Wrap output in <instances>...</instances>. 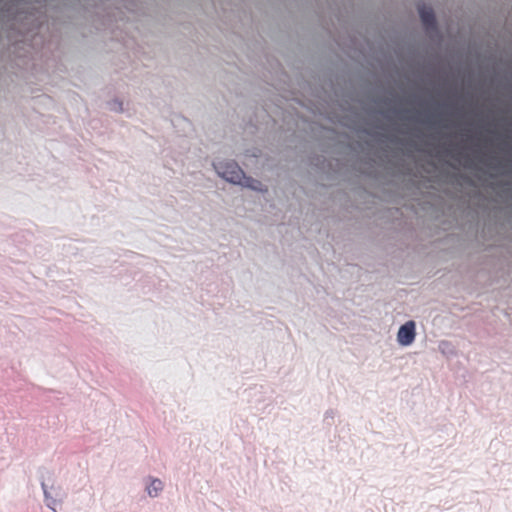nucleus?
<instances>
[{"instance_id":"f257e3e1","label":"nucleus","mask_w":512,"mask_h":512,"mask_svg":"<svg viewBox=\"0 0 512 512\" xmlns=\"http://www.w3.org/2000/svg\"><path fill=\"white\" fill-rule=\"evenodd\" d=\"M212 166L215 173L230 184L252 190H261V184L247 177L241 167L233 160L218 157L213 161Z\"/></svg>"},{"instance_id":"f03ea898","label":"nucleus","mask_w":512,"mask_h":512,"mask_svg":"<svg viewBox=\"0 0 512 512\" xmlns=\"http://www.w3.org/2000/svg\"><path fill=\"white\" fill-rule=\"evenodd\" d=\"M45 505L53 512H57L60 507L64 492L54 473L42 472L39 478Z\"/></svg>"},{"instance_id":"7ed1b4c3","label":"nucleus","mask_w":512,"mask_h":512,"mask_svg":"<svg viewBox=\"0 0 512 512\" xmlns=\"http://www.w3.org/2000/svg\"><path fill=\"white\" fill-rule=\"evenodd\" d=\"M417 338V324L414 320L401 323L395 334V341L399 348L406 349L414 345Z\"/></svg>"},{"instance_id":"20e7f679","label":"nucleus","mask_w":512,"mask_h":512,"mask_svg":"<svg viewBox=\"0 0 512 512\" xmlns=\"http://www.w3.org/2000/svg\"><path fill=\"white\" fill-rule=\"evenodd\" d=\"M164 489L163 482L158 478H151L146 484V494L149 498H158Z\"/></svg>"},{"instance_id":"39448f33","label":"nucleus","mask_w":512,"mask_h":512,"mask_svg":"<svg viewBox=\"0 0 512 512\" xmlns=\"http://www.w3.org/2000/svg\"><path fill=\"white\" fill-rule=\"evenodd\" d=\"M438 350L445 355H451L454 353L453 346L448 341H440L438 343Z\"/></svg>"},{"instance_id":"423d86ee","label":"nucleus","mask_w":512,"mask_h":512,"mask_svg":"<svg viewBox=\"0 0 512 512\" xmlns=\"http://www.w3.org/2000/svg\"><path fill=\"white\" fill-rule=\"evenodd\" d=\"M420 17L424 23H428L433 19L432 11L429 8L422 7L419 10Z\"/></svg>"}]
</instances>
